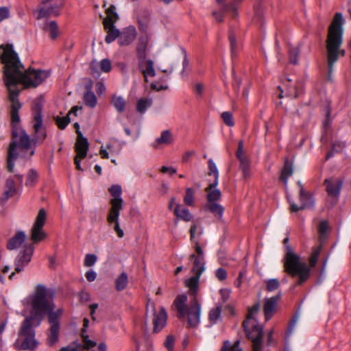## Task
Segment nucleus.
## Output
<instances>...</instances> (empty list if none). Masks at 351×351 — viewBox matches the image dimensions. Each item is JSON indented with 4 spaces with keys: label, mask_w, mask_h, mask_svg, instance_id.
<instances>
[{
    "label": "nucleus",
    "mask_w": 351,
    "mask_h": 351,
    "mask_svg": "<svg viewBox=\"0 0 351 351\" xmlns=\"http://www.w3.org/2000/svg\"><path fill=\"white\" fill-rule=\"evenodd\" d=\"M0 49H3L0 59L4 64L3 80L9 92V99L11 104L20 103L19 84H21L25 88H36L49 77L50 72L30 68L25 71L12 44L1 45Z\"/></svg>",
    "instance_id": "nucleus-1"
},
{
    "label": "nucleus",
    "mask_w": 351,
    "mask_h": 351,
    "mask_svg": "<svg viewBox=\"0 0 351 351\" xmlns=\"http://www.w3.org/2000/svg\"><path fill=\"white\" fill-rule=\"evenodd\" d=\"M56 291L47 288L43 285H38L34 292L26 298V303L31 306V315L24 320L21 329H31L40 326L45 315H47L49 329H59L63 309H56L53 298Z\"/></svg>",
    "instance_id": "nucleus-2"
},
{
    "label": "nucleus",
    "mask_w": 351,
    "mask_h": 351,
    "mask_svg": "<svg viewBox=\"0 0 351 351\" xmlns=\"http://www.w3.org/2000/svg\"><path fill=\"white\" fill-rule=\"evenodd\" d=\"M21 107V103L11 104L12 141L8 149L7 162L8 169L10 172L13 171L14 160L19 155L17 148L23 158H31L35 153V148L31 144L29 136L20 126L19 110Z\"/></svg>",
    "instance_id": "nucleus-3"
},
{
    "label": "nucleus",
    "mask_w": 351,
    "mask_h": 351,
    "mask_svg": "<svg viewBox=\"0 0 351 351\" xmlns=\"http://www.w3.org/2000/svg\"><path fill=\"white\" fill-rule=\"evenodd\" d=\"M343 23L342 14L337 12L328 28L326 51L329 75L332 72L334 64L338 60L339 56L343 57L346 54L345 50L341 49L343 43Z\"/></svg>",
    "instance_id": "nucleus-4"
},
{
    "label": "nucleus",
    "mask_w": 351,
    "mask_h": 351,
    "mask_svg": "<svg viewBox=\"0 0 351 351\" xmlns=\"http://www.w3.org/2000/svg\"><path fill=\"white\" fill-rule=\"evenodd\" d=\"M286 245L287 253L284 258L285 271L293 278H298L295 285L300 286L304 284L310 277V268L306 263L302 260L301 257L295 254L291 247L287 245L289 238L284 239Z\"/></svg>",
    "instance_id": "nucleus-5"
},
{
    "label": "nucleus",
    "mask_w": 351,
    "mask_h": 351,
    "mask_svg": "<svg viewBox=\"0 0 351 351\" xmlns=\"http://www.w3.org/2000/svg\"><path fill=\"white\" fill-rule=\"evenodd\" d=\"M195 249L196 253L190 256L193 264L191 272L194 276L186 281V285L189 287V294L192 297L191 300L197 299L199 278L205 270L206 265L204 252L198 241L195 242Z\"/></svg>",
    "instance_id": "nucleus-6"
},
{
    "label": "nucleus",
    "mask_w": 351,
    "mask_h": 351,
    "mask_svg": "<svg viewBox=\"0 0 351 351\" xmlns=\"http://www.w3.org/2000/svg\"><path fill=\"white\" fill-rule=\"evenodd\" d=\"M33 111V120L32 125L34 132V136L32 141L34 143H43L47 137V132L45 127L43 126L42 118V107L40 104H36L32 107Z\"/></svg>",
    "instance_id": "nucleus-7"
},
{
    "label": "nucleus",
    "mask_w": 351,
    "mask_h": 351,
    "mask_svg": "<svg viewBox=\"0 0 351 351\" xmlns=\"http://www.w3.org/2000/svg\"><path fill=\"white\" fill-rule=\"evenodd\" d=\"M34 330H19V337L14 343L17 350H34L38 345Z\"/></svg>",
    "instance_id": "nucleus-8"
},
{
    "label": "nucleus",
    "mask_w": 351,
    "mask_h": 351,
    "mask_svg": "<svg viewBox=\"0 0 351 351\" xmlns=\"http://www.w3.org/2000/svg\"><path fill=\"white\" fill-rule=\"evenodd\" d=\"M343 181L338 178H329L325 179L324 186L332 205L335 204L340 196Z\"/></svg>",
    "instance_id": "nucleus-9"
},
{
    "label": "nucleus",
    "mask_w": 351,
    "mask_h": 351,
    "mask_svg": "<svg viewBox=\"0 0 351 351\" xmlns=\"http://www.w3.org/2000/svg\"><path fill=\"white\" fill-rule=\"evenodd\" d=\"M46 217L47 213L45 210L44 208L40 209L32 228V240L34 243L40 242L46 237V234L43 231Z\"/></svg>",
    "instance_id": "nucleus-10"
},
{
    "label": "nucleus",
    "mask_w": 351,
    "mask_h": 351,
    "mask_svg": "<svg viewBox=\"0 0 351 351\" xmlns=\"http://www.w3.org/2000/svg\"><path fill=\"white\" fill-rule=\"evenodd\" d=\"M41 6L37 10V19L49 17L51 16H58L60 10L63 5V1L59 0L58 3L52 4L51 1L53 0H40Z\"/></svg>",
    "instance_id": "nucleus-11"
},
{
    "label": "nucleus",
    "mask_w": 351,
    "mask_h": 351,
    "mask_svg": "<svg viewBox=\"0 0 351 351\" xmlns=\"http://www.w3.org/2000/svg\"><path fill=\"white\" fill-rule=\"evenodd\" d=\"M34 252L32 244H26L15 260V271L17 273L23 270L24 267L31 261Z\"/></svg>",
    "instance_id": "nucleus-12"
},
{
    "label": "nucleus",
    "mask_w": 351,
    "mask_h": 351,
    "mask_svg": "<svg viewBox=\"0 0 351 351\" xmlns=\"http://www.w3.org/2000/svg\"><path fill=\"white\" fill-rule=\"evenodd\" d=\"M201 306L197 299L191 300L190 308L186 311L189 326L195 328L199 322Z\"/></svg>",
    "instance_id": "nucleus-13"
},
{
    "label": "nucleus",
    "mask_w": 351,
    "mask_h": 351,
    "mask_svg": "<svg viewBox=\"0 0 351 351\" xmlns=\"http://www.w3.org/2000/svg\"><path fill=\"white\" fill-rule=\"evenodd\" d=\"M109 193L113 197L110 200V208L109 210H123V199L121 197L122 189L119 184L112 185L109 189Z\"/></svg>",
    "instance_id": "nucleus-14"
},
{
    "label": "nucleus",
    "mask_w": 351,
    "mask_h": 351,
    "mask_svg": "<svg viewBox=\"0 0 351 351\" xmlns=\"http://www.w3.org/2000/svg\"><path fill=\"white\" fill-rule=\"evenodd\" d=\"M280 299V295L278 294L264 300L263 312L265 322H268L275 314L278 303Z\"/></svg>",
    "instance_id": "nucleus-15"
},
{
    "label": "nucleus",
    "mask_w": 351,
    "mask_h": 351,
    "mask_svg": "<svg viewBox=\"0 0 351 351\" xmlns=\"http://www.w3.org/2000/svg\"><path fill=\"white\" fill-rule=\"evenodd\" d=\"M259 308V303H256L248 308L246 319L243 322V329H263L262 326L257 324L254 317V315L258 312Z\"/></svg>",
    "instance_id": "nucleus-16"
},
{
    "label": "nucleus",
    "mask_w": 351,
    "mask_h": 351,
    "mask_svg": "<svg viewBox=\"0 0 351 351\" xmlns=\"http://www.w3.org/2000/svg\"><path fill=\"white\" fill-rule=\"evenodd\" d=\"M121 210H108L106 219L109 225L114 224L113 229L119 238H123L124 236V232L119 225V215Z\"/></svg>",
    "instance_id": "nucleus-17"
},
{
    "label": "nucleus",
    "mask_w": 351,
    "mask_h": 351,
    "mask_svg": "<svg viewBox=\"0 0 351 351\" xmlns=\"http://www.w3.org/2000/svg\"><path fill=\"white\" fill-rule=\"evenodd\" d=\"M77 138L75 143V151L76 156L81 158H84L87 155L88 149V143L86 138L82 136L80 131H77Z\"/></svg>",
    "instance_id": "nucleus-18"
},
{
    "label": "nucleus",
    "mask_w": 351,
    "mask_h": 351,
    "mask_svg": "<svg viewBox=\"0 0 351 351\" xmlns=\"http://www.w3.org/2000/svg\"><path fill=\"white\" fill-rule=\"evenodd\" d=\"M136 37V31L134 26H129L120 32L119 43L120 45L131 44Z\"/></svg>",
    "instance_id": "nucleus-19"
},
{
    "label": "nucleus",
    "mask_w": 351,
    "mask_h": 351,
    "mask_svg": "<svg viewBox=\"0 0 351 351\" xmlns=\"http://www.w3.org/2000/svg\"><path fill=\"white\" fill-rule=\"evenodd\" d=\"M246 336L253 343V351H261L263 330H244Z\"/></svg>",
    "instance_id": "nucleus-20"
},
{
    "label": "nucleus",
    "mask_w": 351,
    "mask_h": 351,
    "mask_svg": "<svg viewBox=\"0 0 351 351\" xmlns=\"http://www.w3.org/2000/svg\"><path fill=\"white\" fill-rule=\"evenodd\" d=\"M187 297L186 295H179L173 302V305L177 311V315L179 318H184L186 315L188 308L186 307Z\"/></svg>",
    "instance_id": "nucleus-21"
},
{
    "label": "nucleus",
    "mask_w": 351,
    "mask_h": 351,
    "mask_svg": "<svg viewBox=\"0 0 351 351\" xmlns=\"http://www.w3.org/2000/svg\"><path fill=\"white\" fill-rule=\"evenodd\" d=\"M219 182L210 183L206 188L205 191L207 193V203L217 202L221 197V191L216 189Z\"/></svg>",
    "instance_id": "nucleus-22"
},
{
    "label": "nucleus",
    "mask_w": 351,
    "mask_h": 351,
    "mask_svg": "<svg viewBox=\"0 0 351 351\" xmlns=\"http://www.w3.org/2000/svg\"><path fill=\"white\" fill-rule=\"evenodd\" d=\"M167 313L163 306H161L158 312L154 314V329L162 328L166 326Z\"/></svg>",
    "instance_id": "nucleus-23"
},
{
    "label": "nucleus",
    "mask_w": 351,
    "mask_h": 351,
    "mask_svg": "<svg viewBox=\"0 0 351 351\" xmlns=\"http://www.w3.org/2000/svg\"><path fill=\"white\" fill-rule=\"evenodd\" d=\"M299 199L302 204V208H312L315 206V199L313 195L306 191L304 187L300 189Z\"/></svg>",
    "instance_id": "nucleus-24"
},
{
    "label": "nucleus",
    "mask_w": 351,
    "mask_h": 351,
    "mask_svg": "<svg viewBox=\"0 0 351 351\" xmlns=\"http://www.w3.org/2000/svg\"><path fill=\"white\" fill-rule=\"evenodd\" d=\"M173 142V138L170 130H167L161 132L160 137L157 138L152 143V147L155 149L159 147L160 145H168Z\"/></svg>",
    "instance_id": "nucleus-25"
},
{
    "label": "nucleus",
    "mask_w": 351,
    "mask_h": 351,
    "mask_svg": "<svg viewBox=\"0 0 351 351\" xmlns=\"http://www.w3.org/2000/svg\"><path fill=\"white\" fill-rule=\"evenodd\" d=\"M25 237L26 236L23 232L18 231L14 236L8 240L7 248L10 250L18 248L24 242Z\"/></svg>",
    "instance_id": "nucleus-26"
},
{
    "label": "nucleus",
    "mask_w": 351,
    "mask_h": 351,
    "mask_svg": "<svg viewBox=\"0 0 351 351\" xmlns=\"http://www.w3.org/2000/svg\"><path fill=\"white\" fill-rule=\"evenodd\" d=\"M91 84L86 86V92L84 95L83 99L86 106L93 108L97 106V99L95 94L91 90Z\"/></svg>",
    "instance_id": "nucleus-27"
},
{
    "label": "nucleus",
    "mask_w": 351,
    "mask_h": 351,
    "mask_svg": "<svg viewBox=\"0 0 351 351\" xmlns=\"http://www.w3.org/2000/svg\"><path fill=\"white\" fill-rule=\"evenodd\" d=\"M104 27L107 32V35L105 38V41L107 43H111L115 40L116 38H119L120 32L115 27L114 23L104 24Z\"/></svg>",
    "instance_id": "nucleus-28"
},
{
    "label": "nucleus",
    "mask_w": 351,
    "mask_h": 351,
    "mask_svg": "<svg viewBox=\"0 0 351 351\" xmlns=\"http://www.w3.org/2000/svg\"><path fill=\"white\" fill-rule=\"evenodd\" d=\"M173 213L177 218L180 219L184 221H190L193 218V216L190 213L189 210L188 208L182 207L180 204H176Z\"/></svg>",
    "instance_id": "nucleus-29"
},
{
    "label": "nucleus",
    "mask_w": 351,
    "mask_h": 351,
    "mask_svg": "<svg viewBox=\"0 0 351 351\" xmlns=\"http://www.w3.org/2000/svg\"><path fill=\"white\" fill-rule=\"evenodd\" d=\"M143 62V64H138V66L140 69L142 70L144 77L145 78H147L148 76L154 77L156 72L154 68V62L150 59H147Z\"/></svg>",
    "instance_id": "nucleus-30"
},
{
    "label": "nucleus",
    "mask_w": 351,
    "mask_h": 351,
    "mask_svg": "<svg viewBox=\"0 0 351 351\" xmlns=\"http://www.w3.org/2000/svg\"><path fill=\"white\" fill-rule=\"evenodd\" d=\"M239 168L242 172L243 180H247L252 177V172L251 169L250 160L249 158L243 159L239 161Z\"/></svg>",
    "instance_id": "nucleus-31"
},
{
    "label": "nucleus",
    "mask_w": 351,
    "mask_h": 351,
    "mask_svg": "<svg viewBox=\"0 0 351 351\" xmlns=\"http://www.w3.org/2000/svg\"><path fill=\"white\" fill-rule=\"evenodd\" d=\"M204 209L209 210L215 217L221 219L224 212V208L217 202L206 203L204 206Z\"/></svg>",
    "instance_id": "nucleus-32"
},
{
    "label": "nucleus",
    "mask_w": 351,
    "mask_h": 351,
    "mask_svg": "<svg viewBox=\"0 0 351 351\" xmlns=\"http://www.w3.org/2000/svg\"><path fill=\"white\" fill-rule=\"evenodd\" d=\"M148 43V38L145 41H141L136 48V55L138 60V64H142L143 61L147 59V46Z\"/></svg>",
    "instance_id": "nucleus-33"
},
{
    "label": "nucleus",
    "mask_w": 351,
    "mask_h": 351,
    "mask_svg": "<svg viewBox=\"0 0 351 351\" xmlns=\"http://www.w3.org/2000/svg\"><path fill=\"white\" fill-rule=\"evenodd\" d=\"M304 83L302 80H297L293 88H289L287 90V95L298 98L304 93Z\"/></svg>",
    "instance_id": "nucleus-34"
},
{
    "label": "nucleus",
    "mask_w": 351,
    "mask_h": 351,
    "mask_svg": "<svg viewBox=\"0 0 351 351\" xmlns=\"http://www.w3.org/2000/svg\"><path fill=\"white\" fill-rule=\"evenodd\" d=\"M45 32L49 33L50 38L55 40L58 36V27L56 21L46 22L43 27Z\"/></svg>",
    "instance_id": "nucleus-35"
},
{
    "label": "nucleus",
    "mask_w": 351,
    "mask_h": 351,
    "mask_svg": "<svg viewBox=\"0 0 351 351\" xmlns=\"http://www.w3.org/2000/svg\"><path fill=\"white\" fill-rule=\"evenodd\" d=\"M293 172L292 165L289 164L288 160H286L283 168L281 171L280 180L284 182L285 185L287 184L288 178L292 176Z\"/></svg>",
    "instance_id": "nucleus-36"
},
{
    "label": "nucleus",
    "mask_w": 351,
    "mask_h": 351,
    "mask_svg": "<svg viewBox=\"0 0 351 351\" xmlns=\"http://www.w3.org/2000/svg\"><path fill=\"white\" fill-rule=\"evenodd\" d=\"M112 104L119 112H123L126 106V101L121 96L113 95L112 97Z\"/></svg>",
    "instance_id": "nucleus-37"
},
{
    "label": "nucleus",
    "mask_w": 351,
    "mask_h": 351,
    "mask_svg": "<svg viewBox=\"0 0 351 351\" xmlns=\"http://www.w3.org/2000/svg\"><path fill=\"white\" fill-rule=\"evenodd\" d=\"M115 6L111 5L106 11L107 16L104 20V24L114 23L118 20V14L115 12Z\"/></svg>",
    "instance_id": "nucleus-38"
},
{
    "label": "nucleus",
    "mask_w": 351,
    "mask_h": 351,
    "mask_svg": "<svg viewBox=\"0 0 351 351\" xmlns=\"http://www.w3.org/2000/svg\"><path fill=\"white\" fill-rule=\"evenodd\" d=\"M128 283V275L125 272H122L115 280L116 289L118 291L125 289Z\"/></svg>",
    "instance_id": "nucleus-39"
},
{
    "label": "nucleus",
    "mask_w": 351,
    "mask_h": 351,
    "mask_svg": "<svg viewBox=\"0 0 351 351\" xmlns=\"http://www.w3.org/2000/svg\"><path fill=\"white\" fill-rule=\"evenodd\" d=\"M152 104V99L151 98H141L136 104V110L139 113L143 114L147 108L150 107Z\"/></svg>",
    "instance_id": "nucleus-40"
},
{
    "label": "nucleus",
    "mask_w": 351,
    "mask_h": 351,
    "mask_svg": "<svg viewBox=\"0 0 351 351\" xmlns=\"http://www.w3.org/2000/svg\"><path fill=\"white\" fill-rule=\"evenodd\" d=\"M5 187L6 189L5 191L4 195L5 196V200H7L9 197L14 196L16 192L15 183L13 179L8 178L6 180Z\"/></svg>",
    "instance_id": "nucleus-41"
},
{
    "label": "nucleus",
    "mask_w": 351,
    "mask_h": 351,
    "mask_svg": "<svg viewBox=\"0 0 351 351\" xmlns=\"http://www.w3.org/2000/svg\"><path fill=\"white\" fill-rule=\"evenodd\" d=\"M195 191L193 188H186L184 197V203L189 206H193L195 203Z\"/></svg>",
    "instance_id": "nucleus-42"
},
{
    "label": "nucleus",
    "mask_w": 351,
    "mask_h": 351,
    "mask_svg": "<svg viewBox=\"0 0 351 351\" xmlns=\"http://www.w3.org/2000/svg\"><path fill=\"white\" fill-rule=\"evenodd\" d=\"M221 306H217L210 309L209 312L208 319L211 324H216L221 317Z\"/></svg>",
    "instance_id": "nucleus-43"
},
{
    "label": "nucleus",
    "mask_w": 351,
    "mask_h": 351,
    "mask_svg": "<svg viewBox=\"0 0 351 351\" xmlns=\"http://www.w3.org/2000/svg\"><path fill=\"white\" fill-rule=\"evenodd\" d=\"M38 179V172L35 169H32L28 171L25 185L27 186L32 187L36 184Z\"/></svg>",
    "instance_id": "nucleus-44"
},
{
    "label": "nucleus",
    "mask_w": 351,
    "mask_h": 351,
    "mask_svg": "<svg viewBox=\"0 0 351 351\" xmlns=\"http://www.w3.org/2000/svg\"><path fill=\"white\" fill-rule=\"evenodd\" d=\"M321 249H322L321 245L313 248V252L309 258L310 267L308 265V267L310 269H311V267H314L316 265L320 252H321Z\"/></svg>",
    "instance_id": "nucleus-45"
},
{
    "label": "nucleus",
    "mask_w": 351,
    "mask_h": 351,
    "mask_svg": "<svg viewBox=\"0 0 351 351\" xmlns=\"http://www.w3.org/2000/svg\"><path fill=\"white\" fill-rule=\"evenodd\" d=\"M240 341L237 340L233 345L229 341H225L221 351H242L239 348Z\"/></svg>",
    "instance_id": "nucleus-46"
},
{
    "label": "nucleus",
    "mask_w": 351,
    "mask_h": 351,
    "mask_svg": "<svg viewBox=\"0 0 351 351\" xmlns=\"http://www.w3.org/2000/svg\"><path fill=\"white\" fill-rule=\"evenodd\" d=\"M329 226L327 221H322L319 224L318 232L320 239H324L327 237Z\"/></svg>",
    "instance_id": "nucleus-47"
},
{
    "label": "nucleus",
    "mask_w": 351,
    "mask_h": 351,
    "mask_svg": "<svg viewBox=\"0 0 351 351\" xmlns=\"http://www.w3.org/2000/svg\"><path fill=\"white\" fill-rule=\"evenodd\" d=\"M56 123L57 124L58 127L60 130H64L66 128L67 125L70 123V118L69 115H66V117H55Z\"/></svg>",
    "instance_id": "nucleus-48"
},
{
    "label": "nucleus",
    "mask_w": 351,
    "mask_h": 351,
    "mask_svg": "<svg viewBox=\"0 0 351 351\" xmlns=\"http://www.w3.org/2000/svg\"><path fill=\"white\" fill-rule=\"evenodd\" d=\"M208 168L209 172L208 174L210 176L212 174L214 175L215 180L213 182H219V171L217 168V166L213 159H209L208 160Z\"/></svg>",
    "instance_id": "nucleus-49"
},
{
    "label": "nucleus",
    "mask_w": 351,
    "mask_h": 351,
    "mask_svg": "<svg viewBox=\"0 0 351 351\" xmlns=\"http://www.w3.org/2000/svg\"><path fill=\"white\" fill-rule=\"evenodd\" d=\"M82 345L77 341H73L69 346L63 347L60 351H82Z\"/></svg>",
    "instance_id": "nucleus-50"
},
{
    "label": "nucleus",
    "mask_w": 351,
    "mask_h": 351,
    "mask_svg": "<svg viewBox=\"0 0 351 351\" xmlns=\"http://www.w3.org/2000/svg\"><path fill=\"white\" fill-rule=\"evenodd\" d=\"M82 332L81 334V336L83 339V343H84V346H82V348L84 347V349L88 350L91 348L95 347L97 343L95 341L89 339L88 337L84 334L85 332H86V330H82Z\"/></svg>",
    "instance_id": "nucleus-51"
},
{
    "label": "nucleus",
    "mask_w": 351,
    "mask_h": 351,
    "mask_svg": "<svg viewBox=\"0 0 351 351\" xmlns=\"http://www.w3.org/2000/svg\"><path fill=\"white\" fill-rule=\"evenodd\" d=\"M221 118L226 125L232 127L234 125L232 114L229 112H223L221 114Z\"/></svg>",
    "instance_id": "nucleus-52"
},
{
    "label": "nucleus",
    "mask_w": 351,
    "mask_h": 351,
    "mask_svg": "<svg viewBox=\"0 0 351 351\" xmlns=\"http://www.w3.org/2000/svg\"><path fill=\"white\" fill-rule=\"evenodd\" d=\"M101 71L108 73L111 71V62L108 59H103L99 62Z\"/></svg>",
    "instance_id": "nucleus-53"
},
{
    "label": "nucleus",
    "mask_w": 351,
    "mask_h": 351,
    "mask_svg": "<svg viewBox=\"0 0 351 351\" xmlns=\"http://www.w3.org/2000/svg\"><path fill=\"white\" fill-rule=\"evenodd\" d=\"M90 74L93 77H98L100 75V69L99 62L97 61H93L90 64Z\"/></svg>",
    "instance_id": "nucleus-54"
},
{
    "label": "nucleus",
    "mask_w": 351,
    "mask_h": 351,
    "mask_svg": "<svg viewBox=\"0 0 351 351\" xmlns=\"http://www.w3.org/2000/svg\"><path fill=\"white\" fill-rule=\"evenodd\" d=\"M236 156L238 160H241L243 159L249 158L245 154L243 151V143L242 141H240L238 144V148L236 152Z\"/></svg>",
    "instance_id": "nucleus-55"
},
{
    "label": "nucleus",
    "mask_w": 351,
    "mask_h": 351,
    "mask_svg": "<svg viewBox=\"0 0 351 351\" xmlns=\"http://www.w3.org/2000/svg\"><path fill=\"white\" fill-rule=\"evenodd\" d=\"M97 261V256L93 254H87L85 256L84 258V266L86 267H91L93 266Z\"/></svg>",
    "instance_id": "nucleus-56"
},
{
    "label": "nucleus",
    "mask_w": 351,
    "mask_h": 351,
    "mask_svg": "<svg viewBox=\"0 0 351 351\" xmlns=\"http://www.w3.org/2000/svg\"><path fill=\"white\" fill-rule=\"evenodd\" d=\"M300 51L297 48L291 49L289 51V62L291 64H298V58L299 56Z\"/></svg>",
    "instance_id": "nucleus-57"
},
{
    "label": "nucleus",
    "mask_w": 351,
    "mask_h": 351,
    "mask_svg": "<svg viewBox=\"0 0 351 351\" xmlns=\"http://www.w3.org/2000/svg\"><path fill=\"white\" fill-rule=\"evenodd\" d=\"M230 5H224L221 12H214L213 13V14L215 20L219 23L222 22L223 20V12L228 11L230 9Z\"/></svg>",
    "instance_id": "nucleus-58"
},
{
    "label": "nucleus",
    "mask_w": 351,
    "mask_h": 351,
    "mask_svg": "<svg viewBox=\"0 0 351 351\" xmlns=\"http://www.w3.org/2000/svg\"><path fill=\"white\" fill-rule=\"evenodd\" d=\"M279 286L280 283L277 279H270L267 282V290L268 291H275Z\"/></svg>",
    "instance_id": "nucleus-59"
},
{
    "label": "nucleus",
    "mask_w": 351,
    "mask_h": 351,
    "mask_svg": "<svg viewBox=\"0 0 351 351\" xmlns=\"http://www.w3.org/2000/svg\"><path fill=\"white\" fill-rule=\"evenodd\" d=\"M58 330H51V333L48 337L49 346H53L58 341Z\"/></svg>",
    "instance_id": "nucleus-60"
},
{
    "label": "nucleus",
    "mask_w": 351,
    "mask_h": 351,
    "mask_svg": "<svg viewBox=\"0 0 351 351\" xmlns=\"http://www.w3.org/2000/svg\"><path fill=\"white\" fill-rule=\"evenodd\" d=\"M215 276L219 280L223 281L227 278V272L223 268H219L215 271Z\"/></svg>",
    "instance_id": "nucleus-61"
},
{
    "label": "nucleus",
    "mask_w": 351,
    "mask_h": 351,
    "mask_svg": "<svg viewBox=\"0 0 351 351\" xmlns=\"http://www.w3.org/2000/svg\"><path fill=\"white\" fill-rule=\"evenodd\" d=\"M174 341H175V339L173 336H171V335L167 336V339L165 343V346L169 351L173 350Z\"/></svg>",
    "instance_id": "nucleus-62"
},
{
    "label": "nucleus",
    "mask_w": 351,
    "mask_h": 351,
    "mask_svg": "<svg viewBox=\"0 0 351 351\" xmlns=\"http://www.w3.org/2000/svg\"><path fill=\"white\" fill-rule=\"evenodd\" d=\"M138 29L141 32L147 34V32L149 29V21L148 20H145V21H138Z\"/></svg>",
    "instance_id": "nucleus-63"
},
{
    "label": "nucleus",
    "mask_w": 351,
    "mask_h": 351,
    "mask_svg": "<svg viewBox=\"0 0 351 351\" xmlns=\"http://www.w3.org/2000/svg\"><path fill=\"white\" fill-rule=\"evenodd\" d=\"M95 90L98 95H102L106 90L104 84L101 81L97 82L95 85Z\"/></svg>",
    "instance_id": "nucleus-64"
}]
</instances>
